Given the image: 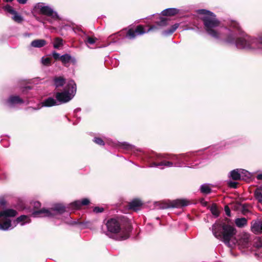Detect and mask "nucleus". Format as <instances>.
Masks as SVG:
<instances>
[{"instance_id":"nucleus-1","label":"nucleus","mask_w":262,"mask_h":262,"mask_svg":"<svg viewBox=\"0 0 262 262\" xmlns=\"http://www.w3.org/2000/svg\"><path fill=\"white\" fill-rule=\"evenodd\" d=\"M197 13L204 15L201 19L203 23L204 29L207 33L214 39H220V33L215 28L220 26L221 21L216 18V15L206 9H199Z\"/></svg>"},{"instance_id":"nucleus-2","label":"nucleus","mask_w":262,"mask_h":262,"mask_svg":"<svg viewBox=\"0 0 262 262\" xmlns=\"http://www.w3.org/2000/svg\"><path fill=\"white\" fill-rule=\"evenodd\" d=\"M106 226L107 232L114 234L116 240L122 241L127 239L129 237V233L132 231L131 224L127 221L124 227H121L118 219L111 218L107 221Z\"/></svg>"},{"instance_id":"nucleus-3","label":"nucleus","mask_w":262,"mask_h":262,"mask_svg":"<svg viewBox=\"0 0 262 262\" xmlns=\"http://www.w3.org/2000/svg\"><path fill=\"white\" fill-rule=\"evenodd\" d=\"M212 231L216 238L226 245L229 244L230 241L236 233V229L233 226L226 223L217 222L212 226Z\"/></svg>"},{"instance_id":"nucleus-4","label":"nucleus","mask_w":262,"mask_h":262,"mask_svg":"<svg viewBox=\"0 0 262 262\" xmlns=\"http://www.w3.org/2000/svg\"><path fill=\"white\" fill-rule=\"evenodd\" d=\"M76 92V84L74 81H70L61 92H57L55 98L58 102L64 103L70 101L74 96Z\"/></svg>"},{"instance_id":"nucleus-5","label":"nucleus","mask_w":262,"mask_h":262,"mask_svg":"<svg viewBox=\"0 0 262 262\" xmlns=\"http://www.w3.org/2000/svg\"><path fill=\"white\" fill-rule=\"evenodd\" d=\"M66 211V207L62 204H58L49 209L42 208L40 210L35 212V215L39 214H45V216L51 217L54 216L57 214H62Z\"/></svg>"},{"instance_id":"nucleus-6","label":"nucleus","mask_w":262,"mask_h":262,"mask_svg":"<svg viewBox=\"0 0 262 262\" xmlns=\"http://www.w3.org/2000/svg\"><path fill=\"white\" fill-rule=\"evenodd\" d=\"M255 41L262 45V35L256 39L249 41L242 37H238L236 39L235 45L237 48L242 49H254L255 46L253 43Z\"/></svg>"},{"instance_id":"nucleus-7","label":"nucleus","mask_w":262,"mask_h":262,"mask_svg":"<svg viewBox=\"0 0 262 262\" xmlns=\"http://www.w3.org/2000/svg\"><path fill=\"white\" fill-rule=\"evenodd\" d=\"M145 33L144 26L139 25L129 28L125 34V37L129 39H134L137 36L143 35Z\"/></svg>"},{"instance_id":"nucleus-8","label":"nucleus","mask_w":262,"mask_h":262,"mask_svg":"<svg viewBox=\"0 0 262 262\" xmlns=\"http://www.w3.org/2000/svg\"><path fill=\"white\" fill-rule=\"evenodd\" d=\"M3 9L5 11L13 15L12 19L15 22L17 23H21L24 20L23 17L21 15H19L17 12L14 10L11 6L7 5L4 7Z\"/></svg>"},{"instance_id":"nucleus-9","label":"nucleus","mask_w":262,"mask_h":262,"mask_svg":"<svg viewBox=\"0 0 262 262\" xmlns=\"http://www.w3.org/2000/svg\"><path fill=\"white\" fill-rule=\"evenodd\" d=\"M40 14L51 17L54 19H58L59 16L57 12H54L53 10L48 6H45L41 8Z\"/></svg>"},{"instance_id":"nucleus-10","label":"nucleus","mask_w":262,"mask_h":262,"mask_svg":"<svg viewBox=\"0 0 262 262\" xmlns=\"http://www.w3.org/2000/svg\"><path fill=\"white\" fill-rule=\"evenodd\" d=\"M90 203V200L87 198H84L81 200H77L71 203L70 205L72 209L78 210L81 208L83 206H87Z\"/></svg>"},{"instance_id":"nucleus-11","label":"nucleus","mask_w":262,"mask_h":262,"mask_svg":"<svg viewBox=\"0 0 262 262\" xmlns=\"http://www.w3.org/2000/svg\"><path fill=\"white\" fill-rule=\"evenodd\" d=\"M251 231L256 234L262 233V220H257L251 222Z\"/></svg>"},{"instance_id":"nucleus-12","label":"nucleus","mask_w":262,"mask_h":262,"mask_svg":"<svg viewBox=\"0 0 262 262\" xmlns=\"http://www.w3.org/2000/svg\"><path fill=\"white\" fill-rule=\"evenodd\" d=\"M189 201L186 199H177L172 201L169 204V206L172 208H182L188 206Z\"/></svg>"},{"instance_id":"nucleus-13","label":"nucleus","mask_w":262,"mask_h":262,"mask_svg":"<svg viewBox=\"0 0 262 262\" xmlns=\"http://www.w3.org/2000/svg\"><path fill=\"white\" fill-rule=\"evenodd\" d=\"M143 202L139 199H134L128 203V207L130 210L137 211L143 205Z\"/></svg>"},{"instance_id":"nucleus-14","label":"nucleus","mask_w":262,"mask_h":262,"mask_svg":"<svg viewBox=\"0 0 262 262\" xmlns=\"http://www.w3.org/2000/svg\"><path fill=\"white\" fill-rule=\"evenodd\" d=\"M250 235L248 234L245 233L242 235L241 237L237 241L238 245L242 248L248 247L250 241Z\"/></svg>"},{"instance_id":"nucleus-15","label":"nucleus","mask_w":262,"mask_h":262,"mask_svg":"<svg viewBox=\"0 0 262 262\" xmlns=\"http://www.w3.org/2000/svg\"><path fill=\"white\" fill-rule=\"evenodd\" d=\"M17 214V212L13 209H7L0 211L1 217H14Z\"/></svg>"},{"instance_id":"nucleus-16","label":"nucleus","mask_w":262,"mask_h":262,"mask_svg":"<svg viewBox=\"0 0 262 262\" xmlns=\"http://www.w3.org/2000/svg\"><path fill=\"white\" fill-rule=\"evenodd\" d=\"M41 106L51 107L57 105V102L52 97H49L41 102Z\"/></svg>"},{"instance_id":"nucleus-17","label":"nucleus","mask_w":262,"mask_h":262,"mask_svg":"<svg viewBox=\"0 0 262 262\" xmlns=\"http://www.w3.org/2000/svg\"><path fill=\"white\" fill-rule=\"evenodd\" d=\"M47 41L43 39H37L33 40L31 43V46L34 48H41L47 45Z\"/></svg>"},{"instance_id":"nucleus-18","label":"nucleus","mask_w":262,"mask_h":262,"mask_svg":"<svg viewBox=\"0 0 262 262\" xmlns=\"http://www.w3.org/2000/svg\"><path fill=\"white\" fill-rule=\"evenodd\" d=\"M24 102L18 96H11L7 100V102L11 105L23 103Z\"/></svg>"},{"instance_id":"nucleus-19","label":"nucleus","mask_w":262,"mask_h":262,"mask_svg":"<svg viewBox=\"0 0 262 262\" xmlns=\"http://www.w3.org/2000/svg\"><path fill=\"white\" fill-rule=\"evenodd\" d=\"M31 205L33 208V211L32 212V215H33V216H34V217L45 216H44L45 214H39L38 215L35 214V212L42 209H40V208L41 207V203L39 202L35 201L33 203H31Z\"/></svg>"},{"instance_id":"nucleus-20","label":"nucleus","mask_w":262,"mask_h":262,"mask_svg":"<svg viewBox=\"0 0 262 262\" xmlns=\"http://www.w3.org/2000/svg\"><path fill=\"white\" fill-rule=\"evenodd\" d=\"M60 61L64 66H67V64L70 62H75V60L70 54H65L61 56Z\"/></svg>"},{"instance_id":"nucleus-21","label":"nucleus","mask_w":262,"mask_h":262,"mask_svg":"<svg viewBox=\"0 0 262 262\" xmlns=\"http://www.w3.org/2000/svg\"><path fill=\"white\" fill-rule=\"evenodd\" d=\"M179 10L176 8H168L162 11L161 14L163 16H172L177 14Z\"/></svg>"},{"instance_id":"nucleus-22","label":"nucleus","mask_w":262,"mask_h":262,"mask_svg":"<svg viewBox=\"0 0 262 262\" xmlns=\"http://www.w3.org/2000/svg\"><path fill=\"white\" fill-rule=\"evenodd\" d=\"M54 85L56 88L61 87L66 83V79L62 77H55L54 78Z\"/></svg>"},{"instance_id":"nucleus-23","label":"nucleus","mask_w":262,"mask_h":262,"mask_svg":"<svg viewBox=\"0 0 262 262\" xmlns=\"http://www.w3.org/2000/svg\"><path fill=\"white\" fill-rule=\"evenodd\" d=\"M11 226V221L9 219H5L0 222V229L6 230Z\"/></svg>"},{"instance_id":"nucleus-24","label":"nucleus","mask_w":262,"mask_h":262,"mask_svg":"<svg viewBox=\"0 0 262 262\" xmlns=\"http://www.w3.org/2000/svg\"><path fill=\"white\" fill-rule=\"evenodd\" d=\"M229 26L233 28L234 29L236 30V31H238V32L240 34H242L243 32L242 29L239 26V24L238 22L235 20H231L230 21V23L229 24Z\"/></svg>"},{"instance_id":"nucleus-25","label":"nucleus","mask_w":262,"mask_h":262,"mask_svg":"<svg viewBox=\"0 0 262 262\" xmlns=\"http://www.w3.org/2000/svg\"><path fill=\"white\" fill-rule=\"evenodd\" d=\"M235 223L238 227L242 228L247 224V220L245 217L237 218L235 220Z\"/></svg>"},{"instance_id":"nucleus-26","label":"nucleus","mask_w":262,"mask_h":262,"mask_svg":"<svg viewBox=\"0 0 262 262\" xmlns=\"http://www.w3.org/2000/svg\"><path fill=\"white\" fill-rule=\"evenodd\" d=\"M254 196L258 202L262 203V188L259 187L255 189Z\"/></svg>"},{"instance_id":"nucleus-27","label":"nucleus","mask_w":262,"mask_h":262,"mask_svg":"<svg viewBox=\"0 0 262 262\" xmlns=\"http://www.w3.org/2000/svg\"><path fill=\"white\" fill-rule=\"evenodd\" d=\"M178 27L179 25L178 24H175L172 25L170 29L165 30L163 32V33L166 35H171L177 30Z\"/></svg>"},{"instance_id":"nucleus-28","label":"nucleus","mask_w":262,"mask_h":262,"mask_svg":"<svg viewBox=\"0 0 262 262\" xmlns=\"http://www.w3.org/2000/svg\"><path fill=\"white\" fill-rule=\"evenodd\" d=\"M63 45V40L60 37H56L55 39L53 47L55 49H59Z\"/></svg>"},{"instance_id":"nucleus-29","label":"nucleus","mask_w":262,"mask_h":262,"mask_svg":"<svg viewBox=\"0 0 262 262\" xmlns=\"http://www.w3.org/2000/svg\"><path fill=\"white\" fill-rule=\"evenodd\" d=\"M210 210L211 213L216 217L219 216L220 212L218 210L217 205L215 204H213L210 208Z\"/></svg>"},{"instance_id":"nucleus-30","label":"nucleus","mask_w":262,"mask_h":262,"mask_svg":"<svg viewBox=\"0 0 262 262\" xmlns=\"http://www.w3.org/2000/svg\"><path fill=\"white\" fill-rule=\"evenodd\" d=\"M201 192L204 194H209L211 192L210 187L206 184L202 185L200 188Z\"/></svg>"},{"instance_id":"nucleus-31","label":"nucleus","mask_w":262,"mask_h":262,"mask_svg":"<svg viewBox=\"0 0 262 262\" xmlns=\"http://www.w3.org/2000/svg\"><path fill=\"white\" fill-rule=\"evenodd\" d=\"M236 39L234 36L232 34H228L226 39H225V41L228 43L233 44L235 43Z\"/></svg>"},{"instance_id":"nucleus-32","label":"nucleus","mask_w":262,"mask_h":262,"mask_svg":"<svg viewBox=\"0 0 262 262\" xmlns=\"http://www.w3.org/2000/svg\"><path fill=\"white\" fill-rule=\"evenodd\" d=\"M168 19L164 17H161L159 21L156 22V25L159 27L166 26L167 25Z\"/></svg>"},{"instance_id":"nucleus-33","label":"nucleus","mask_w":262,"mask_h":262,"mask_svg":"<svg viewBox=\"0 0 262 262\" xmlns=\"http://www.w3.org/2000/svg\"><path fill=\"white\" fill-rule=\"evenodd\" d=\"M231 177L233 180L236 181L240 180L241 174L236 170H233L231 172Z\"/></svg>"},{"instance_id":"nucleus-34","label":"nucleus","mask_w":262,"mask_h":262,"mask_svg":"<svg viewBox=\"0 0 262 262\" xmlns=\"http://www.w3.org/2000/svg\"><path fill=\"white\" fill-rule=\"evenodd\" d=\"M44 6H43L42 3H37L34 6L33 11L34 12H36L40 14L41 12V8H43Z\"/></svg>"},{"instance_id":"nucleus-35","label":"nucleus","mask_w":262,"mask_h":262,"mask_svg":"<svg viewBox=\"0 0 262 262\" xmlns=\"http://www.w3.org/2000/svg\"><path fill=\"white\" fill-rule=\"evenodd\" d=\"M97 38L94 37L87 36L84 39V41L86 43L90 45H93L95 43Z\"/></svg>"},{"instance_id":"nucleus-36","label":"nucleus","mask_w":262,"mask_h":262,"mask_svg":"<svg viewBox=\"0 0 262 262\" xmlns=\"http://www.w3.org/2000/svg\"><path fill=\"white\" fill-rule=\"evenodd\" d=\"M41 62L44 66H49L51 64V58L49 57H42L41 59Z\"/></svg>"},{"instance_id":"nucleus-37","label":"nucleus","mask_w":262,"mask_h":262,"mask_svg":"<svg viewBox=\"0 0 262 262\" xmlns=\"http://www.w3.org/2000/svg\"><path fill=\"white\" fill-rule=\"evenodd\" d=\"M254 247L255 248L259 249L262 247V240L260 238H258L256 239L255 242H254L253 244Z\"/></svg>"},{"instance_id":"nucleus-38","label":"nucleus","mask_w":262,"mask_h":262,"mask_svg":"<svg viewBox=\"0 0 262 262\" xmlns=\"http://www.w3.org/2000/svg\"><path fill=\"white\" fill-rule=\"evenodd\" d=\"M7 205V202L4 196L0 197V206L2 207H5Z\"/></svg>"},{"instance_id":"nucleus-39","label":"nucleus","mask_w":262,"mask_h":262,"mask_svg":"<svg viewBox=\"0 0 262 262\" xmlns=\"http://www.w3.org/2000/svg\"><path fill=\"white\" fill-rule=\"evenodd\" d=\"M94 142L99 145H104V142L103 140L99 137H96L94 138Z\"/></svg>"},{"instance_id":"nucleus-40","label":"nucleus","mask_w":262,"mask_h":262,"mask_svg":"<svg viewBox=\"0 0 262 262\" xmlns=\"http://www.w3.org/2000/svg\"><path fill=\"white\" fill-rule=\"evenodd\" d=\"M159 164H161V166L164 165L167 167H171V166H173L172 162H169V161H163L160 162Z\"/></svg>"},{"instance_id":"nucleus-41","label":"nucleus","mask_w":262,"mask_h":262,"mask_svg":"<svg viewBox=\"0 0 262 262\" xmlns=\"http://www.w3.org/2000/svg\"><path fill=\"white\" fill-rule=\"evenodd\" d=\"M228 186L232 188H237L238 183L236 182L230 181L228 183Z\"/></svg>"},{"instance_id":"nucleus-42","label":"nucleus","mask_w":262,"mask_h":262,"mask_svg":"<svg viewBox=\"0 0 262 262\" xmlns=\"http://www.w3.org/2000/svg\"><path fill=\"white\" fill-rule=\"evenodd\" d=\"M27 215H21L16 219V221L17 222V223H20V222L25 221L27 219Z\"/></svg>"},{"instance_id":"nucleus-43","label":"nucleus","mask_w":262,"mask_h":262,"mask_svg":"<svg viewBox=\"0 0 262 262\" xmlns=\"http://www.w3.org/2000/svg\"><path fill=\"white\" fill-rule=\"evenodd\" d=\"M53 57L55 60H61V56L60 54L55 51L53 52L52 54Z\"/></svg>"},{"instance_id":"nucleus-44","label":"nucleus","mask_w":262,"mask_h":262,"mask_svg":"<svg viewBox=\"0 0 262 262\" xmlns=\"http://www.w3.org/2000/svg\"><path fill=\"white\" fill-rule=\"evenodd\" d=\"M104 211V208L100 207H95L93 209V211L95 213H101Z\"/></svg>"},{"instance_id":"nucleus-45","label":"nucleus","mask_w":262,"mask_h":262,"mask_svg":"<svg viewBox=\"0 0 262 262\" xmlns=\"http://www.w3.org/2000/svg\"><path fill=\"white\" fill-rule=\"evenodd\" d=\"M225 211L227 216H231L230 209L227 205L225 206Z\"/></svg>"},{"instance_id":"nucleus-46","label":"nucleus","mask_w":262,"mask_h":262,"mask_svg":"<svg viewBox=\"0 0 262 262\" xmlns=\"http://www.w3.org/2000/svg\"><path fill=\"white\" fill-rule=\"evenodd\" d=\"M159 164H160V162L159 163L152 162L150 164L149 167H158L159 166H161V165Z\"/></svg>"},{"instance_id":"nucleus-47","label":"nucleus","mask_w":262,"mask_h":262,"mask_svg":"<svg viewBox=\"0 0 262 262\" xmlns=\"http://www.w3.org/2000/svg\"><path fill=\"white\" fill-rule=\"evenodd\" d=\"M157 29H158V26H157L156 25H152L150 27L148 31H152V30H157Z\"/></svg>"},{"instance_id":"nucleus-48","label":"nucleus","mask_w":262,"mask_h":262,"mask_svg":"<svg viewBox=\"0 0 262 262\" xmlns=\"http://www.w3.org/2000/svg\"><path fill=\"white\" fill-rule=\"evenodd\" d=\"M230 220L228 218L226 217L224 219V221H222L220 223H226V224H230Z\"/></svg>"},{"instance_id":"nucleus-49","label":"nucleus","mask_w":262,"mask_h":262,"mask_svg":"<svg viewBox=\"0 0 262 262\" xmlns=\"http://www.w3.org/2000/svg\"><path fill=\"white\" fill-rule=\"evenodd\" d=\"M28 0H17L18 3L20 4H26Z\"/></svg>"},{"instance_id":"nucleus-50","label":"nucleus","mask_w":262,"mask_h":262,"mask_svg":"<svg viewBox=\"0 0 262 262\" xmlns=\"http://www.w3.org/2000/svg\"><path fill=\"white\" fill-rule=\"evenodd\" d=\"M248 206V205L246 204H244L242 205V208H243V210L244 211H248V209L247 208Z\"/></svg>"},{"instance_id":"nucleus-51","label":"nucleus","mask_w":262,"mask_h":262,"mask_svg":"<svg viewBox=\"0 0 262 262\" xmlns=\"http://www.w3.org/2000/svg\"><path fill=\"white\" fill-rule=\"evenodd\" d=\"M256 178L258 180H262V173H260V174H257L256 176Z\"/></svg>"},{"instance_id":"nucleus-52","label":"nucleus","mask_w":262,"mask_h":262,"mask_svg":"<svg viewBox=\"0 0 262 262\" xmlns=\"http://www.w3.org/2000/svg\"><path fill=\"white\" fill-rule=\"evenodd\" d=\"M204 205V206H206L207 205V202H204V203H202Z\"/></svg>"},{"instance_id":"nucleus-53","label":"nucleus","mask_w":262,"mask_h":262,"mask_svg":"<svg viewBox=\"0 0 262 262\" xmlns=\"http://www.w3.org/2000/svg\"><path fill=\"white\" fill-rule=\"evenodd\" d=\"M4 1L6 2H12L13 0H4Z\"/></svg>"},{"instance_id":"nucleus-54","label":"nucleus","mask_w":262,"mask_h":262,"mask_svg":"<svg viewBox=\"0 0 262 262\" xmlns=\"http://www.w3.org/2000/svg\"><path fill=\"white\" fill-rule=\"evenodd\" d=\"M32 109L33 110H37V108H34V107H32Z\"/></svg>"},{"instance_id":"nucleus-55","label":"nucleus","mask_w":262,"mask_h":262,"mask_svg":"<svg viewBox=\"0 0 262 262\" xmlns=\"http://www.w3.org/2000/svg\"><path fill=\"white\" fill-rule=\"evenodd\" d=\"M36 19H37V20H39L38 17H36Z\"/></svg>"},{"instance_id":"nucleus-56","label":"nucleus","mask_w":262,"mask_h":262,"mask_svg":"<svg viewBox=\"0 0 262 262\" xmlns=\"http://www.w3.org/2000/svg\"><path fill=\"white\" fill-rule=\"evenodd\" d=\"M48 21H49V22H51L49 19H48Z\"/></svg>"}]
</instances>
